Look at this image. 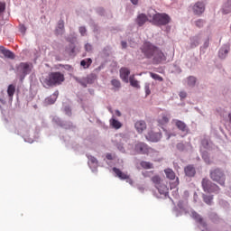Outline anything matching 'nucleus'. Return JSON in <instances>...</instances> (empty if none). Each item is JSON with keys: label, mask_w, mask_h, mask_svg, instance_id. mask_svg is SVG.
Wrapping results in <instances>:
<instances>
[{"label": "nucleus", "mask_w": 231, "mask_h": 231, "mask_svg": "<svg viewBox=\"0 0 231 231\" xmlns=\"http://www.w3.org/2000/svg\"><path fill=\"white\" fill-rule=\"evenodd\" d=\"M66 80L62 72L56 71L49 73L48 77L43 80V85L46 88H55L60 86Z\"/></svg>", "instance_id": "2"}, {"label": "nucleus", "mask_w": 231, "mask_h": 231, "mask_svg": "<svg viewBox=\"0 0 231 231\" xmlns=\"http://www.w3.org/2000/svg\"><path fill=\"white\" fill-rule=\"evenodd\" d=\"M134 127L137 133H139V134H142V133H143V131L147 129V124L145 123V121H137L134 124Z\"/></svg>", "instance_id": "14"}, {"label": "nucleus", "mask_w": 231, "mask_h": 231, "mask_svg": "<svg viewBox=\"0 0 231 231\" xmlns=\"http://www.w3.org/2000/svg\"><path fill=\"white\" fill-rule=\"evenodd\" d=\"M143 176L144 178H147V177L151 176V171L143 172Z\"/></svg>", "instance_id": "50"}, {"label": "nucleus", "mask_w": 231, "mask_h": 231, "mask_svg": "<svg viewBox=\"0 0 231 231\" xmlns=\"http://www.w3.org/2000/svg\"><path fill=\"white\" fill-rule=\"evenodd\" d=\"M152 181L154 183L155 187L159 186L163 180H162V178L159 175H154L152 177Z\"/></svg>", "instance_id": "29"}, {"label": "nucleus", "mask_w": 231, "mask_h": 231, "mask_svg": "<svg viewBox=\"0 0 231 231\" xmlns=\"http://www.w3.org/2000/svg\"><path fill=\"white\" fill-rule=\"evenodd\" d=\"M178 151H185V144L183 143H177Z\"/></svg>", "instance_id": "40"}, {"label": "nucleus", "mask_w": 231, "mask_h": 231, "mask_svg": "<svg viewBox=\"0 0 231 231\" xmlns=\"http://www.w3.org/2000/svg\"><path fill=\"white\" fill-rule=\"evenodd\" d=\"M7 95L9 97V100L12 102L14 100V95H15V86L14 85H9L7 88Z\"/></svg>", "instance_id": "21"}, {"label": "nucleus", "mask_w": 231, "mask_h": 231, "mask_svg": "<svg viewBox=\"0 0 231 231\" xmlns=\"http://www.w3.org/2000/svg\"><path fill=\"white\" fill-rule=\"evenodd\" d=\"M131 3H133L134 5H138V0H131Z\"/></svg>", "instance_id": "52"}, {"label": "nucleus", "mask_w": 231, "mask_h": 231, "mask_svg": "<svg viewBox=\"0 0 231 231\" xmlns=\"http://www.w3.org/2000/svg\"><path fill=\"white\" fill-rule=\"evenodd\" d=\"M111 84L114 86V88H116V89H120V88H122V84L118 79H112Z\"/></svg>", "instance_id": "36"}, {"label": "nucleus", "mask_w": 231, "mask_h": 231, "mask_svg": "<svg viewBox=\"0 0 231 231\" xmlns=\"http://www.w3.org/2000/svg\"><path fill=\"white\" fill-rule=\"evenodd\" d=\"M58 97H59V91L54 92L53 95H51V97L45 99L46 104H48L49 106H51V104H55Z\"/></svg>", "instance_id": "18"}, {"label": "nucleus", "mask_w": 231, "mask_h": 231, "mask_svg": "<svg viewBox=\"0 0 231 231\" xmlns=\"http://www.w3.org/2000/svg\"><path fill=\"white\" fill-rule=\"evenodd\" d=\"M164 173L166 174V178H168V180H176V173L171 168L165 169Z\"/></svg>", "instance_id": "22"}, {"label": "nucleus", "mask_w": 231, "mask_h": 231, "mask_svg": "<svg viewBox=\"0 0 231 231\" xmlns=\"http://www.w3.org/2000/svg\"><path fill=\"white\" fill-rule=\"evenodd\" d=\"M75 80L77 82H79V84H81V86H83V88H88V84L86 82H88V79H79V78H75Z\"/></svg>", "instance_id": "37"}, {"label": "nucleus", "mask_w": 231, "mask_h": 231, "mask_svg": "<svg viewBox=\"0 0 231 231\" xmlns=\"http://www.w3.org/2000/svg\"><path fill=\"white\" fill-rule=\"evenodd\" d=\"M201 183L204 192H208V194L212 192L215 194H219V190H221L219 186L210 181L208 179H203Z\"/></svg>", "instance_id": "4"}, {"label": "nucleus", "mask_w": 231, "mask_h": 231, "mask_svg": "<svg viewBox=\"0 0 231 231\" xmlns=\"http://www.w3.org/2000/svg\"><path fill=\"white\" fill-rule=\"evenodd\" d=\"M145 138L146 140H148V142H160V140H162V133H155L154 131H150L145 136Z\"/></svg>", "instance_id": "8"}, {"label": "nucleus", "mask_w": 231, "mask_h": 231, "mask_svg": "<svg viewBox=\"0 0 231 231\" xmlns=\"http://www.w3.org/2000/svg\"><path fill=\"white\" fill-rule=\"evenodd\" d=\"M184 172L188 178H194L196 176V168H194V165L189 164L184 168Z\"/></svg>", "instance_id": "12"}, {"label": "nucleus", "mask_w": 231, "mask_h": 231, "mask_svg": "<svg viewBox=\"0 0 231 231\" xmlns=\"http://www.w3.org/2000/svg\"><path fill=\"white\" fill-rule=\"evenodd\" d=\"M191 217H193V219H195L197 223H199V225L207 226V224L205 223V221H203V217H201V216L198 214L196 211H193L191 213Z\"/></svg>", "instance_id": "17"}, {"label": "nucleus", "mask_w": 231, "mask_h": 231, "mask_svg": "<svg viewBox=\"0 0 231 231\" xmlns=\"http://www.w3.org/2000/svg\"><path fill=\"white\" fill-rule=\"evenodd\" d=\"M88 160H89L90 163H93V165H97L98 164V160H97V158H95L93 156H89Z\"/></svg>", "instance_id": "39"}, {"label": "nucleus", "mask_w": 231, "mask_h": 231, "mask_svg": "<svg viewBox=\"0 0 231 231\" xmlns=\"http://www.w3.org/2000/svg\"><path fill=\"white\" fill-rule=\"evenodd\" d=\"M176 181H177V185H180V179L179 178L176 179Z\"/></svg>", "instance_id": "54"}, {"label": "nucleus", "mask_w": 231, "mask_h": 231, "mask_svg": "<svg viewBox=\"0 0 231 231\" xmlns=\"http://www.w3.org/2000/svg\"><path fill=\"white\" fill-rule=\"evenodd\" d=\"M121 45H122V48L125 50V48H127V42H125V41L121 42Z\"/></svg>", "instance_id": "48"}, {"label": "nucleus", "mask_w": 231, "mask_h": 231, "mask_svg": "<svg viewBox=\"0 0 231 231\" xmlns=\"http://www.w3.org/2000/svg\"><path fill=\"white\" fill-rule=\"evenodd\" d=\"M203 201L207 203V205H212V199H214L213 196L210 195H203Z\"/></svg>", "instance_id": "32"}, {"label": "nucleus", "mask_w": 231, "mask_h": 231, "mask_svg": "<svg viewBox=\"0 0 231 231\" xmlns=\"http://www.w3.org/2000/svg\"><path fill=\"white\" fill-rule=\"evenodd\" d=\"M129 82L133 88H136L137 89H140V83L138 82V80H136V79H134V76H131L129 78Z\"/></svg>", "instance_id": "26"}, {"label": "nucleus", "mask_w": 231, "mask_h": 231, "mask_svg": "<svg viewBox=\"0 0 231 231\" xmlns=\"http://www.w3.org/2000/svg\"><path fill=\"white\" fill-rule=\"evenodd\" d=\"M158 124H159V125H165L169 124V117L165 114H162L158 118Z\"/></svg>", "instance_id": "23"}, {"label": "nucleus", "mask_w": 231, "mask_h": 231, "mask_svg": "<svg viewBox=\"0 0 231 231\" xmlns=\"http://www.w3.org/2000/svg\"><path fill=\"white\" fill-rule=\"evenodd\" d=\"M134 151L137 154H149L151 147L147 143L140 142L135 144Z\"/></svg>", "instance_id": "6"}, {"label": "nucleus", "mask_w": 231, "mask_h": 231, "mask_svg": "<svg viewBox=\"0 0 231 231\" xmlns=\"http://www.w3.org/2000/svg\"><path fill=\"white\" fill-rule=\"evenodd\" d=\"M98 12H99V14H104V8H99Z\"/></svg>", "instance_id": "53"}, {"label": "nucleus", "mask_w": 231, "mask_h": 231, "mask_svg": "<svg viewBox=\"0 0 231 231\" xmlns=\"http://www.w3.org/2000/svg\"><path fill=\"white\" fill-rule=\"evenodd\" d=\"M150 77H152L153 80H159V82H163V78L156 73L150 72Z\"/></svg>", "instance_id": "35"}, {"label": "nucleus", "mask_w": 231, "mask_h": 231, "mask_svg": "<svg viewBox=\"0 0 231 231\" xmlns=\"http://www.w3.org/2000/svg\"><path fill=\"white\" fill-rule=\"evenodd\" d=\"M86 27H79V33L82 35V37H84V35H86Z\"/></svg>", "instance_id": "45"}, {"label": "nucleus", "mask_w": 231, "mask_h": 231, "mask_svg": "<svg viewBox=\"0 0 231 231\" xmlns=\"http://www.w3.org/2000/svg\"><path fill=\"white\" fill-rule=\"evenodd\" d=\"M120 77L124 82H129V75H131V70L127 68H121L119 70Z\"/></svg>", "instance_id": "11"}, {"label": "nucleus", "mask_w": 231, "mask_h": 231, "mask_svg": "<svg viewBox=\"0 0 231 231\" xmlns=\"http://www.w3.org/2000/svg\"><path fill=\"white\" fill-rule=\"evenodd\" d=\"M188 86H189L190 88H194V86H196V78L193 76H189L188 78Z\"/></svg>", "instance_id": "33"}, {"label": "nucleus", "mask_w": 231, "mask_h": 231, "mask_svg": "<svg viewBox=\"0 0 231 231\" xmlns=\"http://www.w3.org/2000/svg\"><path fill=\"white\" fill-rule=\"evenodd\" d=\"M106 160H114L113 154H111V153H106Z\"/></svg>", "instance_id": "49"}, {"label": "nucleus", "mask_w": 231, "mask_h": 231, "mask_svg": "<svg viewBox=\"0 0 231 231\" xmlns=\"http://www.w3.org/2000/svg\"><path fill=\"white\" fill-rule=\"evenodd\" d=\"M147 21H149V17H147L145 14H139L135 19V23L138 26H143Z\"/></svg>", "instance_id": "13"}, {"label": "nucleus", "mask_w": 231, "mask_h": 231, "mask_svg": "<svg viewBox=\"0 0 231 231\" xmlns=\"http://www.w3.org/2000/svg\"><path fill=\"white\" fill-rule=\"evenodd\" d=\"M0 105L6 106V96L5 94V90L0 91Z\"/></svg>", "instance_id": "30"}, {"label": "nucleus", "mask_w": 231, "mask_h": 231, "mask_svg": "<svg viewBox=\"0 0 231 231\" xmlns=\"http://www.w3.org/2000/svg\"><path fill=\"white\" fill-rule=\"evenodd\" d=\"M0 52H2L6 59H15V54H14L12 51L7 50L3 46H0Z\"/></svg>", "instance_id": "16"}, {"label": "nucleus", "mask_w": 231, "mask_h": 231, "mask_svg": "<svg viewBox=\"0 0 231 231\" xmlns=\"http://www.w3.org/2000/svg\"><path fill=\"white\" fill-rule=\"evenodd\" d=\"M116 116H122V113L120 112V110H116Z\"/></svg>", "instance_id": "51"}, {"label": "nucleus", "mask_w": 231, "mask_h": 231, "mask_svg": "<svg viewBox=\"0 0 231 231\" xmlns=\"http://www.w3.org/2000/svg\"><path fill=\"white\" fill-rule=\"evenodd\" d=\"M179 97H180V100H183V98H187V92H185V91L180 92Z\"/></svg>", "instance_id": "44"}, {"label": "nucleus", "mask_w": 231, "mask_h": 231, "mask_svg": "<svg viewBox=\"0 0 231 231\" xmlns=\"http://www.w3.org/2000/svg\"><path fill=\"white\" fill-rule=\"evenodd\" d=\"M144 90H145L146 96H147V95H151V88H150L149 83H146V84H145V86H144Z\"/></svg>", "instance_id": "41"}, {"label": "nucleus", "mask_w": 231, "mask_h": 231, "mask_svg": "<svg viewBox=\"0 0 231 231\" xmlns=\"http://www.w3.org/2000/svg\"><path fill=\"white\" fill-rule=\"evenodd\" d=\"M210 178L213 181H216L218 183V185H221V187H225V181L226 178L225 177V172L221 171V169L217 168L210 171Z\"/></svg>", "instance_id": "3"}, {"label": "nucleus", "mask_w": 231, "mask_h": 231, "mask_svg": "<svg viewBox=\"0 0 231 231\" xmlns=\"http://www.w3.org/2000/svg\"><path fill=\"white\" fill-rule=\"evenodd\" d=\"M205 45H206V47H208V42H206V43H205Z\"/></svg>", "instance_id": "55"}, {"label": "nucleus", "mask_w": 231, "mask_h": 231, "mask_svg": "<svg viewBox=\"0 0 231 231\" xmlns=\"http://www.w3.org/2000/svg\"><path fill=\"white\" fill-rule=\"evenodd\" d=\"M192 11L195 15H201L205 12V4L203 2H197L192 6Z\"/></svg>", "instance_id": "9"}, {"label": "nucleus", "mask_w": 231, "mask_h": 231, "mask_svg": "<svg viewBox=\"0 0 231 231\" xmlns=\"http://www.w3.org/2000/svg\"><path fill=\"white\" fill-rule=\"evenodd\" d=\"M85 50H86V51H91V44L87 43V44L85 45Z\"/></svg>", "instance_id": "47"}, {"label": "nucleus", "mask_w": 231, "mask_h": 231, "mask_svg": "<svg viewBox=\"0 0 231 231\" xmlns=\"http://www.w3.org/2000/svg\"><path fill=\"white\" fill-rule=\"evenodd\" d=\"M113 172H115L116 176L119 178V180H126V183H129V185H133V179L129 176V174L121 171L120 169L114 167Z\"/></svg>", "instance_id": "7"}, {"label": "nucleus", "mask_w": 231, "mask_h": 231, "mask_svg": "<svg viewBox=\"0 0 231 231\" xmlns=\"http://www.w3.org/2000/svg\"><path fill=\"white\" fill-rule=\"evenodd\" d=\"M156 189L159 190L160 194L165 195L169 192V188L167 187V185L165 183H163V181L162 183H160Z\"/></svg>", "instance_id": "20"}, {"label": "nucleus", "mask_w": 231, "mask_h": 231, "mask_svg": "<svg viewBox=\"0 0 231 231\" xmlns=\"http://www.w3.org/2000/svg\"><path fill=\"white\" fill-rule=\"evenodd\" d=\"M110 125H112L114 129H120V127H122V123L115 118H112L110 119Z\"/></svg>", "instance_id": "27"}, {"label": "nucleus", "mask_w": 231, "mask_h": 231, "mask_svg": "<svg viewBox=\"0 0 231 231\" xmlns=\"http://www.w3.org/2000/svg\"><path fill=\"white\" fill-rule=\"evenodd\" d=\"M152 23L157 26H165L171 23V16L167 14L157 13L152 16Z\"/></svg>", "instance_id": "5"}, {"label": "nucleus", "mask_w": 231, "mask_h": 231, "mask_svg": "<svg viewBox=\"0 0 231 231\" xmlns=\"http://www.w3.org/2000/svg\"><path fill=\"white\" fill-rule=\"evenodd\" d=\"M223 53H225L226 55L228 54V49H221L219 51V57H222L223 58Z\"/></svg>", "instance_id": "43"}, {"label": "nucleus", "mask_w": 231, "mask_h": 231, "mask_svg": "<svg viewBox=\"0 0 231 231\" xmlns=\"http://www.w3.org/2000/svg\"><path fill=\"white\" fill-rule=\"evenodd\" d=\"M195 24L198 28H203V25L205 24V21L199 19L195 22Z\"/></svg>", "instance_id": "38"}, {"label": "nucleus", "mask_w": 231, "mask_h": 231, "mask_svg": "<svg viewBox=\"0 0 231 231\" xmlns=\"http://www.w3.org/2000/svg\"><path fill=\"white\" fill-rule=\"evenodd\" d=\"M176 127L179 129V131H181V133H189V126H187V124L181 120L175 119L173 120Z\"/></svg>", "instance_id": "10"}, {"label": "nucleus", "mask_w": 231, "mask_h": 231, "mask_svg": "<svg viewBox=\"0 0 231 231\" xmlns=\"http://www.w3.org/2000/svg\"><path fill=\"white\" fill-rule=\"evenodd\" d=\"M140 50L146 59H152L154 64H161V62L167 60L163 51L151 42H145Z\"/></svg>", "instance_id": "1"}, {"label": "nucleus", "mask_w": 231, "mask_h": 231, "mask_svg": "<svg viewBox=\"0 0 231 231\" xmlns=\"http://www.w3.org/2000/svg\"><path fill=\"white\" fill-rule=\"evenodd\" d=\"M19 32H21V33H26V26H24V24H20Z\"/></svg>", "instance_id": "42"}, {"label": "nucleus", "mask_w": 231, "mask_h": 231, "mask_svg": "<svg viewBox=\"0 0 231 231\" xmlns=\"http://www.w3.org/2000/svg\"><path fill=\"white\" fill-rule=\"evenodd\" d=\"M191 48H196V46H199V37L195 36L190 39Z\"/></svg>", "instance_id": "31"}, {"label": "nucleus", "mask_w": 231, "mask_h": 231, "mask_svg": "<svg viewBox=\"0 0 231 231\" xmlns=\"http://www.w3.org/2000/svg\"><path fill=\"white\" fill-rule=\"evenodd\" d=\"M56 32L58 33V35H61V33H64V20H60L58 22Z\"/></svg>", "instance_id": "25"}, {"label": "nucleus", "mask_w": 231, "mask_h": 231, "mask_svg": "<svg viewBox=\"0 0 231 231\" xmlns=\"http://www.w3.org/2000/svg\"><path fill=\"white\" fill-rule=\"evenodd\" d=\"M19 70L22 72V75H23L24 78L32 71V68H30V64L28 63H21L19 66Z\"/></svg>", "instance_id": "15"}, {"label": "nucleus", "mask_w": 231, "mask_h": 231, "mask_svg": "<svg viewBox=\"0 0 231 231\" xmlns=\"http://www.w3.org/2000/svg\"><path fill=\"white\" fill-rule=\"evenodd\" d=\"M127 138L126 137H122L119 140V143H117V149L118 151H120V152H125V148L124 147V145H125V143H127Z\"/></svg>", "instance_id": "19"}, {"label": "nucleus", "mask_w": 231, "mask_h": 231, "mask_svg": "<svg viewBox=\"0 0 231 231\" xmlns=\"http://www.w3.org/2000/svg\"><path fill=\"white\" fill-rule=\"evenodd\" d=\"M5 3L0 2V14H1L2 12H5Z\"/></svg>", "instance_id": "46"}, {"label": "nucleus", "mask_w": 231, "mask_h": 231, "mask_svg": "<svg viewBox=\"0 0 231 231\" xmlns=\"http://www.w3.org/2000/svg\"><path fill=\"white\" fill-rule=\"evenodd\" d=\"M223 14H231V0H228L223 8Z\"/></svg>", "instance_id": "28"}, {"label": "nucleus", "mask_w": 231, "mask_h": 231, "mask_svg": "<svg viewBox=\"0 0 231 231\" xmlns=\"http://www.w3.org/2000/svg\"><path fill=\"white\" fill-rule=\"evenodd\" d=\"M91 64H93V60H91V58L82 60L80 62V66H82L85 69L89 68Z\"/></svg>", "instance_id": "24"}, {"label": "nucleus", "mask_w": 231, "mask_h": 231, "mask_svg": "<svg viewBox=\"0 0 231 231\" xmlns=\"http://www.w3.org/2000/svg\"><path fill=\"white\" fill-rule=\"evenodd\" d=\"M140 165L143 167V169H152V163L149 162L143 161L141 162Z\"/></svg>", "instance_id": "34"}]
</instances>
